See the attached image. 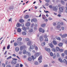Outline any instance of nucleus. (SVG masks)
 I'll list each match as a JSON object with an SVG mask.
<instances>
[{"mask_svg":"<svg viewBox=\"0 0 67 67\" xmlns=\"http://www.w3.org/2000/svg\"><path fill=\"white\" fill-rule=\"evenodd\" d=\"M65 9V7L64 6H62L61 7H60L59 8V10L60 12H63L64 11V9Z\"/></svg>","mask_w":67,"mask_h":67,"instance_id":"obj_1","label":"nucleus"},{"mask_svg":"<svg viewBox=\"0 0 67 67\" xmlns=\"http://www.w3.org/2000/svg\"><path fill=\"white\" fill-rule=\"evenodd\" d=\"M13 60L12 62V64H16V60H17V59H13Z\"/></svg>","mask_w":67,"mask_h":67,"instance_id":"obj_2","label":"nucleus"},{"mask_svg":"<svg viewBox=\"0 0 67 67\" xmlns=\"http://www.w3.org/2000/svg\"><path fill=\"white\" fill-rule=\"evenodd\" d=\"M57 8H58V6L57 5H56L55 7H53V11H57Z\"/></svg>","mask_w":67,"mask_h":67,"instance_id":"obj_3","label":"nucleus"},{"mask_svg":"<svg viewBox=\"0 0 67 67\" xmlns=\"http://www.w3.org/2000/svg\"><path fill=\"white\" fill-rule=\"evenodd\" d=\"M37 21V20L36 18H34L31 19V22L32 23L33 22H36Z\"/></svg>","mask_w":67,"mask_h":67,"instance_id":"obj_4","label":"nucleus"},{"mask_svg":"<svg viewBox=\"0 0 67 67\" xmlns=\"http://www.w3.org/2000/svg\"><path fill=\"white\" fill-rule=\"evenodd\" d=\"M26 48V47L25 46H21L20 47V51H22L24 49H25Z\"/></svg>","mask_w":67,"mask_h":67,"instance_id":"obj_5","label":"nucleus"},{"mask_svg":"<svg viewBox=\"0 0 67 67\" xmlns=\"http://www.w3.org/2000/svg\"><path fill=\"white\" fill-rule=\"evenodd\" d=\"M39 31L40 32H42V33H44L45 32L44 30L42 28H40L39 29Z\"/></svg>","mask_w":67,"mask_h":67,"instance_id":"obj_6","label":"nucleus"},{"mask_svg":"<svg viewBox=\"0 0 67 67\" xmlns=\"http://www.w3.org/2000/svg\"><path fill=\"white\" fill-rule=\"evenodd\" d=\"M45 51H47L48 52V53H50L51 52V49H50V48H45Z\"/></svg>","mask_w":67,"mask_h":67,"instance_id":"obj_7","label":"nucleus"},{"mask_svg":"<svg viewBox=\"0 0 67 67\" xmlns=\"http://www.w3.org/2000/svg\"><path fill=\"white\" fill-rule=\"evenodd\" d=\"M39 40L41 42H42L43 41V37L42 36H40L39 37Z\"/></svg>","mask_w":67,"mask_h":67,"instance_id":"obj_8","label":"nucleus"},{"mask_svg":"<svg viewBox=\"0 0 67 67\" xmlns=\"http://www.w3.org/2000/svg\"><path fill=\"white\" fill-rule=\"evenodd\" d=\"M67 36V34H64L62 35V38H65Z\"/></svg>","mask_w":67,"mask_h":67,"instance_id":"obj_9","label":"nucleus"},{"mask_svg":"<svg viewBox=\"0 0 67 67\" xmlns=\"http://www.w3.org/2000/svg\"><path fill=\"white\" fill-rule=\"evenodd\" d=\"M49 46H50L51 48H53L54 47V45L52 43H50L49 44Z\"/></svg>","mask_w":67,"mask_h":67,"instance_id":"obj_10","label":"nucleus"},{"mask_svg":"<svg viewBox=\"0 0 67 67\" xmlns=\"http://www.w3.org/2000/svg\"><path fill=\"white\" fill-rule=\"evenodd\" d=\"M25 25L26 26H29L31 25V24L29 22H27L26 23Z\"/></svg>","mask_w":67,"mask_h":67,"instance_id":"obj_11","label":"nucleus"},{"mask_svg":"<svg viewBox=\"0 0 67 67\" xmlns=\"http://www.w3.org/2000/svg\"><path fill=\"white\" fill-rule=\"evenodd\" d=\"M17 40L18 41H19V42L22 41V38L21 37L17 39Z\"/></svg>","mask_w":67,"mask_h":67,"instance_id":"obj_12","label":"nucleus"},{"mask_svg":"<svg viewBox=\"0 0 67 67\" xmlns=\"http://www.w3.org/2000/svg\"><path fill=\"white\" fill-rule=\"evenodd\" d=\"M53 43L54 45H57V42L55 40H53Z\"/></svg>","mask_w":67,"mask_h":67,"instance_id":"obj_13","label":"nucleus"},{"mask_svg":"<svg viewBox=\"0 0 67 67\" xmlns=\"http://www.w3.org/2000/svg\"><path fill=\"white\" fill-rule=\"evenodd\" d=\"M32 44V42L30 41H29L27 43V44L28 45H31Z\"/></svg>","mask_w":67,"mask_h":67,"instance_id":"obj_14","label":"nucleus"},{"mask_svg":"<svg viewBox=\"0 0 67 67\" xmlns=\"http://www.w3.org/2000/svg\"><path fill=\"white\" fill-rule=\"evenodd\" d=\"M34 47L36 51H37L38 50V47L37 46H36L35 45H34Z\"/></svg>","mask_w":67,"mask_h":67,"instance_id":"obj_15","label":"nucleus"},{"mask_svg":"<svg viewBox=\"0 0 67 67\" xmlns=\"http://www.w3.org/2000/svg\"><path fill=\"white\" fill-rule=\"evenodd\" d=\"M39 55H40V53H39V52L36 53L35 54V55L36 56V57H38V56H39Z\"/></svg>","mask_w":67,"mask_h":67,"instance_id":"obj_16","label":"nucleus"},{"mask_svg":"<svg viewBox=\"0 0 67 67\" xmlns=\"http://www.w3.org/2000/svg\"><path fill=\"white\" fill-rule=\"evenodd\" d=\"M30 48L31 49H34V47L32 45H31L30 46Z\"/></svg>","mask_w":67,"mask_h":67,"instance_id":"obj_17","label":"nucleus"},{"mask_svg":"<svg viewBox=\"0 0 67 67\" xmlns=\"http://www.w3.org/2000/svg\"><path fill=\"white\" fill-rule=\"evenodd\" d=\"M15 51L16 52H18L19 51V48L18 47H16L15 48Z\"/></svg>","mask_w":67,"mask_h":67,"instance_id":"obj_18","label":"nucleus"},{"mask_svg":"<svg viewBox=\"0 0 67 67\" xmlns=\"http://www.w3.org/2000/svg\"><path fill=\"white\" fill-rule=\"evenodd\" d=\"M46 26V24H43L41 25V27H44Z\"/></svg>","mask_w":67,"mask_h":67,"instance_id":"obj_19","label":"nucleus"},{"mask_svg":"<svg viewBox=\"0 0 67 67\" xmlns=\"http://www.w3.org/2000/svg\"><path fill=\"white\" fill-rule=\"evenodd\" d=\"M56 56L57 57H60V55L59 53H58L56 54Z\"/></svg>","mask_w":67,"mask_h":67,"instance_id":"obj_20","label":"nucleus"},{"mask_svg":"<svg viewBox=\"0 0 67 67\" xmlns=\"http://www.w3.org/2000/svg\"><path fill=\"white\" fill-rule=\"evenodd\" d=\"M55 49L57 51H59V50H60V48L58 47H56L55 48Z\"/></svg>","mask_w":67,"mask_h":67,"instance_id":"obj_21","label":"nucleus"},{"mask_svg":"<svg viewBox=\"0 0 67 67\" xmlns=\"http://www.w3.org/2000/svg\"><path fill=\"white\" fill-rule=\"evenodd\" d=\"M60 22H58L57 23V25H58V26L57 27V28H58V26L60 25Z\"/></svg>","mask_w":67,"mask_h":67,"instance_id":"obj_22","label":"nucleus"},{"mask_svg":"<svg viewBox=\"0 0 67 67\" xmlns=\"http://www.w3.org/2000/svg\"><path fill=\"white\" fill-rule=\"evenodd\" d=\"M52 56H53V59H55V58H56V54L55 53H54Z\"/></svg>","mask_w":67,"mask_h":67,"instance_id":"obj_23","label":"nucleus"},{"mask_svg":"<svg viewBox=\"0 0 67 67\" xmlns=\"http://www.w3.org/2000/svg\"><path fill=\"white\" fill-rule=\"evenodd\" d=\"M31 57H32V59H36V56H35V55L31 56Z\"/></svg>","mask_w":67,"mask_h":67,"instance_id":"obj_24","label":"nucleus"},{"mask_svg":"<svg viewBox=\"0 0 67 67\" xmlns=\"http://www.w3.org/2000/svg\"><path fill=\"white\" fill-rule=\"evenodd\" d=\"M29 18V16L28 15H26L25 16V19H28Z\"/></svg>","mask_w":67,"mask_h":67,"instance_id":"obj_25","label":"nucleus"},{"mask_svg":"<svg viewBox=\"0 0 67 67\" xmlns=\"http://www.w3.org/2000/svg\"><path fill=\"white\" fill-rule=\"evenodd\" d=\"M27 53V51H26V50L25 49L23 50V54H25L26 53Z\"/></svg>","mask_w":67,"mask_h":67,"instance_id":"obj_26","label":"nucleus"},{"mask_svg":"<svg viewBox=\"0 0 67 67\" xmlns=\"http://www.w3.org/2000/svg\"><path fill=\"white\" fill-rule=\"evenodd\" d=\"M19 22L20 23H23V22H24V20H23V19H20L19 20Z\"/></svg>","mask_w":67,"mask_h":67,"instance_id":"obj_27","label":"nucleus"},{"mask_svg":"<svg viewBox=\"0 0 67 67\" xmlns=\"http://www.w3.org/2000/svg\"><path fill=\"white\" fill-rule=\"evenodd\" d=\"M42 18H43V19L44 20H45V15H42Z\"/></svg>","mask_w":67,"mask_h":67,"instance_id":"obj_28","label":"nucleus"},{"mask_svg":"<svg viewBox=\"0 0 67 67\" xmlns=\"http://www.w3.org/2000/svg\"><path fill=\"white\" fill-rule=\"evenodd\" d=\"M59 46H60V47H62V46H63V43H60L59 44Z\"/></svg>","mask_w":67,"mask_h":67,"instance_id":"obj_29","label":"nucleus"},{"mask_svg":"<svg viewBox=\"0 0 67 67\" xmlns=\"http://www.w3.org/2000/svg\"><path fill=\"white\" fill-rule=\"evenodd\" d=\"M17 31L18 32H21V29L20 28H18L17 29Z\"/></svg>","mask_w":67,"mask_h":67,"instance_id":"obj_30","label":"nucleus"},{"mask_svg":"<svg viewBox=\"0 0 67 67\" xmlns=\"http://www.w3.org/2000/svg\"><path fill=\"white\" fill-rule=\"evenodd\" d=\"M38 61L39 62V63H42V59H38Z\"/></svg>","mask_w":67,"mask_h":67,"instance_id":"obj_31","label":"nucleus"},{"mask_svg":"<svg viewBox=\"0 0 67 67\" xmlns=\"http://www.w3.org/2000/svg\"><path fill=\"white\" fill-rule=\"evenodd\" d=\"M17 43L18 44H19V45H21L22 44V43L18 41L17 42Z\"/></svg>","mask_w":67,"mask_h":67,"instance_id":"obj_32","label":"nucleus"},{"mask_svg":"<svg viewBox=\"0 0 67 67\" xmlns=\"http://www.w3.org/2000/svg\"><path fill=\"white\" fill-rule=\"evenodd\" d=\"M58 60H59V61L61 63H63V59H59Z\"/></svg>","mask_w":67,"mask_h":67,"instance_id":"obj_33","label":"nucleus"},{"mask_svg":"<svg viewBox=\"0 0 67 67\" xmlns=\"http://www.w3.org/2000/svg\"><path fill=\"white\" fill-rule=\"evenodd\" d=\"M50 56H51V57H52V56H53V55H54L53 54V53L52 52H50Z\"/></svg>","mask_w":67,"mask_h":67,"instance_id":"obj_34","label":"nucleus"},{"mask_svg":"<svg viewBox=\"0 0 67 67\" xmlns=\"http://www.w3.org/2000/svg\"><path fill=\"white\" fill-rule=\"evenodd\" d=\"M22 34L23 35H26V33L25 32L23 31L22 33Z\"/></svg>","mask_w":67,"mask_h":67,"instance_id":"obj_35","label":"nucleus"},{"mask_svg":"<svg viewBox=\"0 0 67 67\" xmlns=\"http://www.w3.org/2000/svg\"><path fill=\"white\" fill-rule=\"evenodd\" d=\"M26 55H31V53H30V52H27L26 53Z\"/></svg>","mask_w":67,"mask_h":67,"instance_id":"obj_36","label":"nucleus"},{"mask_svg":"<svg viewBox=\"0 0 67 67\" xmlns=\"http://www.w3.org/2000/svg\"><path fill=\"white\" fill-rule=\"evenodd\" d=\"M13 9V6H11L9 7V9L11 10V9Z\"/></svg>","mask_w":67,"mask_h":67,"instance_id":"obj_37","label":"nucleus"},{"mask_svg":"<svg viewBox=\"0 0 67 67\" xmlns=\"http://www.w3.org/2000/svg\"><path fill=\"white\" fill-rule=\"evenodd\" d=\"M61 2L62 3V4H63V5H64V4H65V2L63 1H61Z\"/></svg>","mask_w":67,"mask_h":67,"instance_id":"obj_38","label":"nucleus"},{"mask_svg":"<svg viewBox=\"0 0 67 67\" xmlns=\"http://www.w3.org/2000/svg\"><path fill=\"white\" fill-rule=\"evenodd\" d=\"M16 26L17 27H20V24L19 23H17L16 24Z\"/></svg>","mask_w":67,"mask_h":67,"instance_id":"obj_39","label":"nucleus"},{"mask_svg":"<svg viewBox=\"0 0 67 67\" xmlns=\"http://www.w3.org/2000/svg\"><path fill=\"white\" fill-rule=\"evenodd\" d=\"M35 65H38V62H35Z\"/></svg>","mask_w":67,"mask_h":67,"instance_id":"obj_40","label":"nucleus"},{"mask_svg":"<svg viewBox=\"0 0 67 67\" xmlns=\"http://www.w3.org/2000/svg\"><path fill=\"white\" fill-rule=\"evenodd\" d=\"M45 45V42H44L43 43H41V45L42 46H44Z\"/></svg>","mask_w":67,"mask_h":67,"instance_id":"obj_41","label":"nucleus"},{"mask_svg":"<svg viewBox=\"0 0 67 67\" xmlns=\"http://www.w3.org/2000/svg\"><path fill=\"white\" fill-rule=\"evenodd\" d=\"M52 49V51L54 52H55L56 51V50L54 48H53Z\"/></svg>","mask_w":67,"mask_h":67,"instance_id":"obj_42","label":"nucleus"},{"mask_svg":"<svg viewBox=\"0 0 67 67\" xmlns=\"http://www.w3.org/2000/svg\"><path fill=\"white\" fill-rule=\"evenodd\" d=\"M56 39L58 40H60V37H57L56 38Z\"/></svg>","mask_w":67,"mask_h":67,"instance_id":"obj_43","label":"nucleus"},{"mask_svg":"<svg viewBox=\"0 0 67 67\" xmlns=\"http://www.w3.org/2000/svg\"><path fill=\"white\" fill-rule=\"evenodd\" d=\"M23 30L24 31H26V27H24L23 28Z\"/></svg>","mask_w":67,"mask_h":67,"instance_id":"obj_44","label":"nucleus"},{"mask_svg":"<svg viewBox=\"0 0 67 67\" xmlns=\"http://www.w3.org/2000/svg\"><path fill=\"white\" fill-rule=\"evenodd\" d=\"M10 44H9L7 47V49H10Z\"/></svg>","mask_w":67,"mask_h":67,"instance_id":"obj_45","label":"nucleus"},{"mask_svg":"<svg viewBox=\"0 0 67 67\" xmlns=\"http://www.w3.org/2000/svg\"><path fill=\"white\" fill-rule=\"evenodd\" d=\"M29 40H30V39L29 38H25V41H29Z\"/></svg>","mask_w":67,"mask_h":67,"instance_id":"obj_46","label":"nucleus"},{"mask_svg":"<svg viewBox=\"0 0 67 67\" xmlns=\"http://www.w3.org/2000/svg\"><path fill=\"white\" fill-rule=\"evenodd\" d=\"M66 62H67V61L66 60V59H64L63 60V62L64 63H66Z\"/></svg>","mask_w":67,"mask_h":67,"instance_id":"obj_47","label":"nucleus"},{"mask_svg":"<svg viewBox=\"0 0 67 67\" xmlns=\"http://www.w3.org/2000/svg\"><path fill=\"white\" fill-rule=\"evenodd\" d=\"M33 31V29H31L30 30L29 32H30V33H31V32H32Z\"/></svg>","mask_w":67,"mask_h":67,"instance_id":"obj_48","label":"nucleus"},{"mask_svg":"<svg viewBox=\"0 0 67 67\" xmlns=\"http://www.w3.org/2000/svg\"><path fill=\"white\" fill-rule=\"evenodd\" d=\"M45 38L46 39L45 40V41L46 42H48V38Z\"/></svg>","mask_w":67,"mask_h":67,"instance_id":"obj_49","label":"nucleus"},{"mask_svg":"<svg viewBox=\"0 0 67 67\" xmlns=\"http://www.w3.org/2000/svg\"><path fill=\"white\" fill-rule=\"evenodd\" d=\"M64 54L67 55V50H65L64 51Z\"/></svg>","mask_w":67,"mask_h":67,"instance_id":"obj_50","label":"nucleus"},{"mask_svg":"<svg viewBox=\"0 0 67 67\" xmlns=\"http://www.w3.org/2000/svg\"><path fill=\"white\" fill-rule=\"evenodd\" d=\"M15 67H19V64H16V65Z\"/></svg>","mask_w":67,"mask_h":67,"instance_id":"obj_51","label":"nucleus"},{"mask_svg":"<svg viewBox=\"0 0 67 67\" xmlns=\"http://www.w3.org/2000/svg\"><path fill=\"white\" fill-rule=\"evenodd\" d=\"M46 2L49 3V2L50 1V0H45Z\"/></svg>","mask_w":67,"mask_h":67,"instance_id":"obj_52","label":"nucleus"},{"mask_svg":"<svg viewBox=\"0 0 67 67\" xmlns=\"http://www.w3.org/2000/svg\"><path fill=\"white\" fill-rule=\"evenodd\" d=\"M44 38H47V36L46 35H45L44 36Z\"/></svg>","mask_w":67,"mask_h":67,"instance_id":"obj_53","label":"nucleus"},{"mask_svg":"<svg viewBox=\"0 0 67 67\" xmlns=\"http://www.w3.org/2000/svg\"><path fill=\"white\" fill-rule=\"evenodd\" d=\"M60 51V52H63V49H60V50H59Z\"/></svg>","mask_w":67,"mask_h":67,"instance_id":"obj_54","label":"nucleus"},{"mask_svg":"<svg viewBox=\"0 0 67 67\" xmlns=\"http://www.w3.org/2000/svg\"><path fill=\"white\" fill-rule=\"evenodd\" d=\"M18 45V43H14V46H17Z\"/></svg>","mask_w":67,"mask_h":67,"instance_id":"obj_55","label":"nucleus"},{"mask_svg":"<svg viewBox=\"0 0 67 67\" xmlns=\"http://www.w3.org/2000/svg\"><path fill=\"white\" fill-rule=\"evenodd\" d=\"M62 57H64L65 56V54L64 53H62Z\"/></svg>","mask_w":67,"mask_h":67,"instance_id":"obj_56","label":"nucleus"},{"mask_svg":"<svg viewBox=\"0 0 67 67\" xmlns=\"http://www.w3.org/2000/svg\"><path fill=\"white\" fill-rule=\"evenodd\" d=\"M42 56L41 55L40 56L38 59H42Z\"/></svg>","mask_w":67,"mask_h":67,"instance_id":"obj_57","label":"nucleus"},{"mask_svg":"<svg viewBox=\"0 0 67 67\" xmlns=\"http://www.w3.org/2000/svg\"><path fill=\"white\" fill-rule=\"evenodd\" d=\"M49 20H52V18L49 17L48 18Z\"/></svg>","mask_w":67,"mask_h":67,"instance_id":"obj_58","label":"nucleus"},{"mask_svg":"<svg viewBox=\"0 0 67 67\" xmlns=\"http://www.w3.org/2000/svg\"><path fill=\"white\" fill-rule=\"evenodd\" d=\"M48 4H49L48 3H46L45 4V5L46 6H48Z\"/></svg>","mask_w":67,"mask_h":67,"instance_id":"obj_59","label":"nucleus"},{"mask_svg":"<svg viewBox=\"0 0 67 67\" xmlns=\"http://www.w3.org/2000/svg\"><path fill=\"white\" fill-rule=\"evenodd\" d=\"M12 58V57H11V56H10L8 58H7V59H10V58Z\"/></svg>","mask_w":67,"mask_h":67,"instance_id":"obj_60","label":"nucleus"},{"mask_svg":"<svg viewBox=\"0 0 67 67\" xmlns=\"http://www.w3.org/2000/svg\"><path fill=\"white\" fill-rule=\"evenodd\" d=\"M49 7L51 9H52V5H49Z\"/></svg>","mask_w":67,"mask_h":67,"instance_id":"obj_61","label":"nucleus"},{"mask_svg":"<svg viewBox=\"0 0 67 67\" xmlns=\"http://www.w3.org/2000/svg\"><path fill=\"white\" fill-rule=\"evenodd\" d=\"M62 29L63 30V31L64 30V27H62Z\"/></svg>","mask_w":67,"mask_h":67,"instance_id":"obj_62","label":"nucleus"},{"mask_svg":"<svg viewBox=\"0 0 67 67\" xmlns=\"http://www.w3.org/2000/svg\"><path fill=\"white\" fill-rule=\"evenodd\" d=\"M23 67V65L22 64H21L20 65V67Z\"/></svg>","mask_w":67,"mask_h":67,"instance_id":"obj_63","label":"nucleus"},{"mask_svg":"<svg viewBox=\"0 0 67 67\" xmlns=\"http://www.w3.org/2000/svg\"><path fill=\"white\" fill-rule=\"evenodd\" d=\"M65 13H67V8L65 10Z\"/></svg>","mask_w":67,"mask_h":67,"instance_id":"obj_64","label":"nucleus"}]
</instances>
